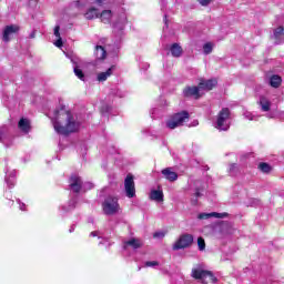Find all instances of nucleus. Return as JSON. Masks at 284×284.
Returning a JSON list of instances; mask_svg holds the SVG:
<instances>
[{
	"label": "nucleus",
	"mask_w": 284,
	"mask_h": 284,
	"mask_svg": "<svg viewBox=\"0 0 284 284\" xmlns=\"http://www.w3.org/2000/svg\"><path fill=\"white\" fill-rule=\"evenodd\" d=\"M53 128L58 134L70 136L81 128V123L74 120V115L70 110H65L62 106L60 110L54 111Z\"/></svg>",
	"instance_id": "obj_1"
},
{
	"label": "nucleus",
	"mask_w": 284,
	"mask_h": 284,
	"mask_svg": "<svg viewBox=\"0 0 284 284\" xmlns=\"http://www.w3.org/2000/svg\"><path fill=\"white\" fill-rule=\"evenodd\" d=\"M187 121H190V112L183 110L169 116L166 128H169V130H176V128L185 125Z\"/></svg>",
	"instance_id": "obj_2"
},
{
	"label": "nucleus",
	"mask_w": 284,
	"mask_h": 284,
	"mask_svg": "<svg viewBox=\"0 0 284 284\" xmlns=\"http://www.w3.org/2000/svg\"><path fill=\"white\" fill-rule=\"evenodd\" d=\"M102 210L106 216H112L119 212V200L116 197L108 196L102 203Z\"/></svg>",
	"instance_id": "obj_3"
},
{
	"label": "nucleus",
	"mask_w": 284,
	"mask_h": 284,
	"mask_svg": "<svg viewBox=\"0 0 284 284\" xmlns=\"http://www.w3.org/2000/svg\"><path fill=\"white\" fill-rule=\"evenodd\" d=\"M232 113L230 112L229 108H223L219 114H217V119H216V129L217 130H222L224 132H227V130H230V125L225 124V121H227L230 119V115Z\"/></svg>",
	"instance_id": "obj_4"
},
{
	"label": "nucleus",
	"mask_w": 284,
	"mask_h": 284,
	"mask_svg": "<svg viewBox=\"0 0 284 284\" xmlns=\"http://www.w3.org/2000/svg\"><path fill=\"white\" fill-rule=\"evenodd\" d=\"M192 276L193 278H196L197 281H202L205 283V280L209 278L211 283H216V276L210 271H205L203 268H193L192 270Z\"/></svg>",
	"instance_id": "obj_5"
},
{
	"label": "nucleus",
	"mask_w": 284,
	"mask_h": 284,
	"mask_svg": "<svg viewBox=\"0 0 284 284\" xmlns=\"http://www.w3.org/2000/svg\"><path fill=\"white\" fill-rule=\"evenodd\" d=\"M124 192L128 199H134V196H136V186L134 184V175L130 173L124 179Z\"/></svg>",
	"instance_id": "obj_6"
},
{
	"label": "nucleus",
	"mask_w": 284,
	"mask_h": 284,
	"mask_svg": "<svg viewBox=\"0 0 284 284\" xmlns=\"http://www.w3.org/2000/svg\"><path fill=\"white\" fill-rule=\"evenodd\" d=\"M194 243V236L192 234H183L179 237V240L173 244V250H185V247H190Z\"/></svg>",
	"instance_id": "obj_7"
},
{
	"label": "nucleus",
	"mask_w": 284,
	"mask_h": 284,
	"mask_svg": "<svg viewBox=\"0 0 284 284\" xmlns=\"http://www.w3.org/2000/svg\"><path fill=\"white\" fill-rule=\"evenodd\" d=\"M4 181L9 187V190H12L17 183V170H12V166H10L8 163L6 164L4 169Z\"/></svg>",
	"instance_id": "obj_8"
},
{
	"label": "nucleus",
	"mask_w": 284,
	"mask_h": 284,
	"mask_svg": "<svg viewBox=\"0 0 284 284\" xmlns=\"http://www.w3.org/2000/svg\"><path fill=\"white\" fill-rule=\"evenodd\" d=\"M83 187V180L78 174H72L69 179V190L74 194H79Z\"/></svg>",
	"instance_id": "obj_9"
},
{
	"label": "nucleus",
	"mask_w": 284,
	"mask_h": 284,
	"mask_svg": "<svg viewBox=\"0 0 284 284\" xmlns=\"http://www.w3.org/2000/svg\"><path fill=\"white\" fill-rule=\"evenodd\" d=\"M182 94L185 99H195L199 100L201 99V88L197 87H185L182 91Z\"/></svg>",
	"instance_id": "obj_10"
},
{
	"label": "nucleus",
	"mask_w": 284,
	"mask_h": 284,
	"mask_svg": "<svg viewBox=\"0 0 284 284\" xmlns=\"http://www.w3.org/2000/svg\"><path fill=\"white\" fill-rule=\"evenodd\" d=\"M18 130L23 134H30L32 131V122L28 118H21L18 122Z\"/></svg>",
	"instance_id": "obj_11"
},
{
	"label": "nucleus",
	"mask_w": 284,
	"mask_h": 284,
	"mask_svg": "<svg viewBox=\"0 0 284 284\" xmlns=\"http://www.w3.org/2000/svg\"><path fill=\"white\" fill-rule=\"evenodd\" d=\"M197 85L200 90L210 92V90H214L215 85H219V81L216 79L201 80Z\"/></svg>",
	"instance_id": "obj_12"
},
{
	"label": "nucleus",
	"mask_w": 284,
	"mask_h": 284,
	"mask_svg": "<svg viewBox=\"0 0 284 284\" xmlns=\"http://www.w3.org/2000/svg\"><path fill=\"white\" fill-rule=\"evenodd\" d=\"M17 32H19V26H7L3 30L2 41H4V43H8V41H10V34H17Z\"/></svg>",
	"instance_id": "obj_13"
},
{
	"label": "nucleus",
	"mask_w": 284,
	"mask_h": 284,
	"mask_svg": "<svg viewBox=\"0 0 284 284\" xmlns=\"http://www.w3.org/2000/svg\"><path fill=\"white\" fill-rule=\"evenodd\" d=\"M226 216H227V213L212 212V213H200L197 215V219H200V221H207V219H225Z\"/></svg>",
	"instance_id": "obj_14"
},
{
	"label": "nucleus",
	"mask_w": 284,
	"mask_h": 284,
	"mask_svg": "<svg viewBox=\"0 0 284 284\" xmlns=\"http://www.w3.org/2000/svg\"><path fill=\"white\" fill-rule=\"evenodd\" d=\"M128 247H132V250H139L140 247H143V242L136 237L130 239L123 244V250H128Z\"/></svg>",
	"instance_id": "obj_15"
},
{
	"label": "nucleus",
	"mask_w": 284,
	"mask_h": 284,
	"mask_svg": "<svg viewBox=\"0 0 284 284\" xmlns=\"http://www.w3.org/2000/svg\"><path fill=\"white\" fill-rule=\"evenodd\" d=\"M77 207V197H72L69 202L68 205H62L60 207L61 216H65L69 212H72Z\"/></svg>",
	"instance_id": "obj_16"
},
{
	"label": "nucleus",
	"mask_w": 284,
	"mask_h": 284,
	"mask_svg": "<svg viewBox=\"0 0 284 284\" xmlns=\"http://www.w3.org/2000/svg\"><path fill=\"white\" fill-rule=\"evenodd\" d=\"M162 175L166 181H170V183H174L179 179V174L174 171H172V168H166L162 170Z\"/></svg>",
	"instance_id": "obj_17"
},
{
	"label": "nucleus",
	"mask_w": 284,
	"mask_h": 284,
	"mask_svg": "<svg viewBox=\"0 0 284 284\" xmlns=\"http://www.w3.org/2000/svg\"><path fill=\"white\" fill-rule=\"evenodd\" d=\"M273 37H274L275 43H276L277 45L281 44V43H283V39H284V28H283V27H277V28L274 30Z\"/></svg>",
	"instance_id": "obj_18"
},
{
	"label": "nucleus",
	"mask_w": 284,
	"mask_h": 284,
	"mask_svg": "<svg viewBox=\"0 0 284 284\" xmlns=\"http://www.w3.org/2000/svg\"><path fill=\"white\" fill-rule=\"evenodd\" d=\"M170 52L172 57H174L175 59H179V57L183 54V47H181V44L179 43H173L170 48Z\"/></svg>",
	"instance_id": "obj_19"
},
{
	"label": "nucleus",
	"mask_w": 284,
	"mask_h": 284,
	"mask_svg": "<svg viewBox=\"0 0 284 284\" xmlns=\"http://www.w3.org/2000/svg\"><path fill=\"white\" fill-rule=\"evenodd\" d=\"M258 103L262 108V112H270V110H272V102H270V100L267 98H265L264 95L260 97Z\"/></svg>",
	"instance_id": "obj_20"
},
{
	"label": "nucleus",
	"mask_w": 284,
	"mask_h": 284,
	"mask_svg": "<svg viewBox=\"0 0 284 284\" xmlns=\"http://www.w3.org/2000/svg\"><path fill=\"white\" fill-rule=\"evenodd\" d=\"M94 54L97 59L103 61L105 60V57H108V51H105V48L103 45H95Z\"/></svg>",
	"instance_id": "obj_21"
},
{
	"label": "nucleus",
	"mask_w": 284,
	"mask_h": 284,
	"mask_svg": "<svg viewBox=\"0 0 284 284\" xmlns=\"http://www.w3.org/2000/svg\"><path fill=\"white\" fill-rule=\"evenodd\" d=\"M283 83V78L278 74H274L270 79V85L271 88H281V84Z\"/></svg>",
	"instance_id": "obj_22"
},
{
	"label": "nucleus",
	"mask_w": 284,
	"mask_h": 284,
	"mask_svg": "<svg viewBox=\"0 0 284 284\" xmlns=\"http://www.w3.org/2000/svg\"><path fill=\"white\" fill-rule=\"evenodd\" d=\"M85 19H88L89 21H92V19H99V9L92 7L90 8L85 14H84Z\"/></svg>",
	"instance_id": "obj_23"
},
{
	"label": "nucleus",
	"mask_w": 284,
	"mask_h": 284,
	"mask_svg": "<svg viewBox=\"0 0 284 284\" xmlns=\"http://www.w3.org/2000/svg\"><path fill=\"white\" fill-rule=\"evenodd\" d=\"M151 201H156V203H161L163 201V191L152 190L150 193Z\"/></svg>",
	"instance_id": "obj_24"
},
{
	"label": "nucleus",
	"mask_w": 284,
	"mask_h": 284,
	"mask_svg": "<svg viewBox=\"0 0 284 284\" xmlns=\"http://www.w3.org/2000/svg\"><path fill=\"white\" fill-rule=\"evenodd\" d=\"M100 19L102 23H110V19H112V10H103L100 13Z\"/></svg>",
	"instance_id": "obj_25"
},
{
	"label": "nucleus",
	"mask_w": 284,
	"mask_h": 284,
	"mask_svg": "<svg viewBox=\"0 0 284 284\" xmlns=\"http://www.w3.org/2000/svg\"><path fill=\"white\" fill-rule=\"evenodd\" d=\"M114 67L109 68L105 72H100L98 74V81L103 82V81H108L109 77H112V70Z\"/></svg>",
	"instance_id": "obj_26"
},
{
	"label": "nucleus",
	"mask_w": 284,
	"mask_h": 284,
	"mask_svg": "<svg viewBox=\"0 0 284 284\" xmlns=\"http://www.w3.org/2000/svg\"><path fill=\"white\" fill-rule=\"evenodd\" d=\"M239 172H241V166L239 164L236 163L230 164L229 174H231V176H236Z\"/></svg>",
	"instance_id": "obj_27"
},
{
	"label": "nucleus",
	"mask_w": 284,
	"mask_h": 284,
	"mask_svg": "<svg viewBox=\"0 0 284 284\" xmlns=\"http://www.w3.org/2000/svg\"><path fill=\"white\" fill-rule=\"evenodd\" d=\"M258 170L264 174H270L272 172V166L268 163L262 162L258 164Z\"/></svg>",
	"instance_id": "obj_28"
},
{
	"label": "nucleus",
	"mask_w": 284,
	"mask_h": 284,
	"mask_svg": "<svg viewBox=\"0 0 284 284\" xmlns=\"http://www.w3.org/2000/svg\"><path fill=\"white\" fill-rule=\"evenodd\" d=\"M75 150L79 152V154H82V156L88 152V144L85 143H78L75 144Z\"/></svg>",
	"instance_id": "obj_29"
},
{
	"label": "nucleus",
	"mask_w": 284,
	"mask_h": 284,
	"mask_svg": "<svg viewBox=\"0 0 284 284\" xmlns=\"http://www.w3.org/2000/svg\"><path fill=\"white\" fill-rule=\"evenodd\" d=\"M202 192H203V186H200V187L195 189V193H194L195 199H192V204L193 205H196L197 199H201V196H203Z\"/></svg>",
	"instance_id": "obj_30"
},
{
	"label": "nucleus",
	"mask_w": 284,
	"mask_h": 284,
	"mask_svg": "<svg viewBox=\"0 0 284 284\" xmlns=\"http://www.w3.org/2000/svg\"><path fill=\"white\" fill-rule=\"evenodd\" d=\"M73 72H74L75 77H78V79H80V81H85V74L83 73V70H81L80 68L75 67L73 69Z\"/></svg>",
	"instance_id": "obj_31"
},
{
	"label": "nucleus",
	"mask_w": 284,
	"mask_h": 284,
	"mask_svg": "<svg viewBox=\"0 0 284 284\" xmlns=\"http://www.w3.org/2000/svg\"><path fill=\"white\" fill-rule=\"evenodd\" d=\"M212 50H213L212 42H206V43L203 45V52H204V54H212Z\"/></svg>",
	"instance_id": "obj_32"
},
{
	"label": "nucleus",
	"mask_w": 284,
	"mask_h": 284,
	"mask_svg": "<svg viewBox=\"0 0 284 284\" xmlns=\"http://www.w3.org/2000/svg\"><path fill=\"white\" fill-rule=\"evenodd\" d=\"M94 184L92 182H82V191L81 192H88V190H93Z\"/></svg>",
	"instance_id": "obj_33"
},
{
	"label": "nucleus",
	"mask_w": 284,
	"mask_h": 284,
	"mask_svg": "<svg viewBox=\"0 0 284 284\" xmlns=\"http://www.w3.org/2000/svg\"><path fill=\"white\" fill-rule=\"evenodd\" d=\"M197 246L200 252H203V250H205V240L203 237L197 239Z\"/></svg>",
	"instance_id": "obj_34"
},
{
	"label": "nucleus",
	"mask_w": 284,
	"mask_h": 284,
	"mask_svg": "<svg viewBox=\"0 0 284 284\" xmlns=\"http://www.w3.org/2000/svg\"><path fill=\"white\" fill-rule=\"evenodd\" d=\"M165 232L164 231H156L155 233H153V239H159V240H162V239H165Z\"/></svg>",
	"instance_id": "obj_35"
},
{
	"label": "nucleus",
	"mask_w": 284,
	"mask_h": 284,
	"mask_svg": "<svg viewBox=\"0 0 284 284\" xmlns=\"http://www.w3.org/2000/svg\"><path fill=\"white\" fill-rule=\"evenodd\" d=\"M145 267H159V262L156 261H148L144 263Z\"/></svg>",
	"instance_id": "obj_36"
},
{
	"label": "nucleus",
	"mask_w": 284,
	"mask_h": 284,
	"mask_svg": "<svg viewBox=\"0 0 284 284\" xmlns=\"http://www.w3.org/2000/svg\"><path fill=\"white\" fill-rule=\"evenodd\" d=\"M59 30H61V27L55 26L54 27V37H57V39L61 38V33L59 32Z\"/></svg>",
	"instance_id": "obj_37"
},
{
	"label": "nucleus",
	"mask_w": 284,
	"mask_h": 284,
	"mask_svg": "<svg viewBox=\"0 0 284 284\" xmlns=\"http://www.w3.org/2000/svg\"><path fill=\"white\" fill-rule=\"evenodd\" d=\"M17 203L22 212H26V203L21 202V200L17 199Z\"/></svg>",
	"instance_id": "obj_38"
},
{
	"label": "nucleus",
	"mask_w": 284,
	"mask_h": 284,
	"mask_svg": "<svg viewBox=\"0 0 284 284\" xmlns=\"http://www.w3.org/2000/svg\"><path fill=\"white\" fill-rule=\"evenodd\" d=\"M200 6H210L212 3V0H199Z\"/></svg>",
	"instance_id": "obj_39"
},
{
	"label": "nucleus",
	"mask_w": 284,
	"mask_h": 284,
	"mask_svg": "<svg viewBox=\"0 0 284 284\" xmlns=\"http://www.w3.org/2000/svg\"><path fill=\"white\" fill-rule=\"evenodd\" d=\"M55 45H57V48H62L63 47V40L61 38H58V40L55 41Z\"/></svg>",
	"instance_id": "obj_40"
},
{
	"label": "nucleus",
	"mask_w": 284,
	"mask_h": 284,
	"mask_svg": "<svg viewBox=\"0 0 284 284\" xmlns=\"http://www.w3.org/2000/svg\"><path fill=\"white\" fill-rule=\"evenodd\" d=\"M58 148H59V152H62V150H65V148H68V145L60 143V144H58Z\"/></svg>",
	"instance_id": "obj_41"
},
{
	"label": "nucleus",
	"mask_w": 284,
	"mask_h": 284,
	"mask_svg": "<svg viewBox=\"0 0 284 284\" xmlns=\"http://www.w3.org/2000/svg\"><path fill=\"white\" fill-rule=\"evenodd\" d=\"M30 39H37V30H33L30 36H29Z\"/></svg>",
	"instance_id": "obj_42"
},
{
	"label": "nucleus",
	"mask_w": 284,
	"mask_h": 284,
	"mask_svg": "<svg viewBox=\"0 0 284 284\" xmlns=\"http://www.w3.org/2000/svg\"><path fill=\"white\" fill-rule=\"evenodd\" d=\"M97 6H103L105 3V0H95Z\"/></svg>",
	"instance_id": "obj_43"
},
{
	"label": "nucleus",
	"mask_w": 284,
	"mask_h": 284,
	"mask_svg": "<svg viewBox=\"0 0 284 284\" xmlns=\"http://www.w3.org/2000/svg\"><path fill=\"white\" fill-rule=\"evenodd\" d=\"M74 227H77L75 224H73V225L70 226V229H69L70 234H72V232H74Z\"/></svg>",
	"instance_id": "obj_44"
},
{
	"label": "nucleus",
	"mask_w": 284,
	"mask_h": 284,
	"mask_svg": "<svg viewBox=\"0 0 284 284\" xmlns=\"http://www.w3.org/2000/svg\"><path fill=\"white\" fill-rule=\"evenodd\" d=\"M90 236H99V232L93 231V232L90 233Z\"/></svg>",
	"instance_id": "obj_45"
},
{
	"label": "nucleus",
	"mask_w": 284,
	"mask_h": 284,
	"mask_svg": "<svg viewBox=\"0 0 284 284\" xmlns=\"http://www.w3.org/2000/svg\"><path fill=\"white\" fill-rule=\"evenodd\" d=\"M9 205H10V206L14 205V200H10V201H9Z\"/></svg>",
	"instance_id": "obj_46"
},
{
	"label": "nucleus",
	"mask_w": 284,
	"mask_h": 284,
	"mask_svg": "<svg viewBox=\"0 0 284 284\" xmlns=\"http://www.w3.org/2000/svg\"><path fill=\"white\" fill-rule=\"evenodd\" d=\"M164 21L165 23H168V16H164Z\"/></svg>",
	"instance_id": "obj_47"
},
{
	"label": "nucleus",
	"mask_w": 284,
	"mask_h": 284,
	"mask_svg": "<svg viewBox=\"0 0 284 284\" xmlns=\"http://www.w3.org/2000/svg\"><path fill=\"white\" fill-rule=\"evenodd\" d=\"M6 148H10V144H6Z\"/></svg>",
	"instance_id": "obj_48"
},
{
	"label": "nucleus",
	"mask_w": 284,
	"mask_h": 284,
	"mask_svg": "<svg viewBox=\"0 0 284 284\" xmlns=\"http://www.w3.org/2000/svg\"><path fill=\"white\" fill-rule=\"evenodd\" d=\"M0 141H2V139H1V133H0Z\"/></svg>",
	"instance_id": "obj_49"
}]
</instances>
